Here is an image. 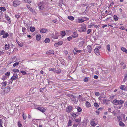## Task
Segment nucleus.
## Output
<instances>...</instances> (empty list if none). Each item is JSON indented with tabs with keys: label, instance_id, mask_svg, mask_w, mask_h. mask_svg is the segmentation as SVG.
Segmentation results:
<instances>
[{
	"label": "nucleus",
	"instance_id": "35",
	"mask_svg": "<svg viewBox=\"0 0 127 127\" xmlns=\"http://www.w3.org/2000/svg\"><path fill=\"white\" fill-rule=\"evenodd\" d=\"M7 78V77L5 75H4L3 76L2 78H1V79L3 80H5Z\"/></svg>",
	"mask_w": 127,
	"mask_h": 127
},
{
	"label": "nucleus",
	"instance_id": "41",
	"mask_svg": "<svg viewBox=\"0 0 127 127\" xmlns=\"http://www.w3.org/2000/svg\"><path fill=\"white\" fill-rule=\"evenodd\" d=\"M103 102L104 103H106V104H107V102L108 100L105 99H103Z\"/></svg>",
	"mask_w": 127,
	"mask_h": 127
},
{
	"label": "nucleus",
	"instance_id": "63",
	"mask_svg": "<svg viewBox=\"0 0 127 127\" xmlns=\"http://www.w3.org/2000/svg\"><path fill=\"white\" fill-rule=\"evenodd\" d=\"M119 29H122V30H124L125 29L124 27L123 26L120 27Z\"/></svg>",
	"mask_w": 127,
	"mask_h": 127
},
{
	"label": "nucleus",
	"instance_id": "57",
	"mask_svg": "<svg viewBox=\"0 0 127 127\" xmlns=\"http://www.w3.org/2000/svg\"><path fill=\"white\" fill-rule=\"evenodd\" d=\"M26 28L25 27H23L22 30L23 32L24 33L25 32Z\"/></svg>",
	"mask_w": 127,
	"mask_h": 127
},
{
	"label": "nucleus",
	"instance_id": "11",
	"mask_svg": "<svg viewBox=\"0 0 127 127\" xmlns=\"http://www.w3.org/2000/svg\"><path fill=\"white\" fill-rule=\"evenodd\" d=\"M51 37L55 39H57L58 38V36H56L55 35L54 33H53L51 35Z\"/></svg>",
	"mask_w": 127,
	"mask_h": 127
},
{
	"label": "nucleus",
	"instance_id": "33",
	"mask_svg": "<svg viewBox=\"0 0 127 127\" xmlns=\"http://www.w3.org/2000/svg\"><path fill=\"white\" fill-rule=\"evenodd\" d=\"M5 33V31L3 30H2L0 32V35H3Z\"/></svg>",
	"mask_w": 127,
	"mask_h": 127
},
{
	"label": "nucleus",
	"instance_id": "61",
	"mask_svg": "<svg viewBox=\"0 0 127 127\" xmlns=\"http://www.w3.org/2000/svg\"><path fill=\"white\" fill-rule=\"evenodd\" d=\"M117 119L118 121H120L121 120V117L120 116H117Z\"/></svg>",
	"mask_w": 127,
	"mask_h": 127
},
{
	"label": "nucleus",
	"instance_id": "39",
	"mask_svg": "<svg viewBox=\"0 0 127 127\" xmlns=\"http://www.w3.org/2000/svg\"><path fill=\"white\" fill-rule=\"evenodd\" d=\"M17 42L18 45L20 47H22L23 45L22 43L20 42L19 41H17Z\"/></svg>",
	"mask_w": 127,
	"mask_h": 127
},
{
	"label": "nucleus",
	"instance_id": "55",
	"mask_svg": "<svg viewBox=\"0 0 127 127\" xmlns=\"http://www.w3.org/2000/svg\"><path fill=\"white\" fill-rule=\"evenodd\" d=\"M99 93L98 92H96L95 93V95L96 96H98L99 95Z\"/></svg>",
	"mask_w": 127,
	"mask_h": 127
},
{
	"label": "nucleus",
	"instance_id": "19",
	"mask_svg": "<svg viewBox=\"0 0 127 127\" xmlns=\"http://www.w3.org/2000/svg\"><path fill=\"white\" fill-rule=\"evenodd\" d=\"M81 121V118H79L78 119H75V121L76 122L75 123H79H79Z\"/></svg>",
	"mask_w": 127,
	"mask_h": 127
},
{
	"label": "nucleus",
	"instance_id": "1",
	"mask_svg": "<svg viewBox=\"0 0 127 127\" xmlns=\"http://www.w3.org/2000/svg\"><path fill=\"white\" fill-rule=\"evenodd\" d=\"M101 48V46H97L94 49V52L97 55L99 56L100 55V52L99 50Z\"/></svg>",
	"mask_w": 127,
	"mask_h": 127
},
{
	"label": "nucleus",
	"instance_id": "56",
	"mask_svg": "<svg viewBox=\"0 0 127 127\" xmlns=\"http://www.w3.org/2000/svg\"><path fill=\"white\" fill-rule=\"evenodd\" d=\"M91 29H88L87 30V34H89L90 33V32H91Z\"/></svg>",
	"mask_w": 127,
	"mask_h": 127
},
{
	"label": "nucleus",
	"instance_id": "34",
	"mask_svg": "<svg viewBox=\"0 0 127 127\" xmlns=\"http://www.w3.org/2000/svg\"><path fill=\"white\" fill-rule=\"evenodd\" d=\"M74 50L77 52L80 53L82 52L81 50H78L77 48H74Z\"/></svg>",
	"mask_w": 127,
	"mask_h": 127
},
{
	"label": "nucleus",
	"instance_id": "44",
	"mask_svg": "<svg viewBox=\"0 0 127 127\" xmlns=\"http://www.w3.org/2000/svg\"><path fill=\"white\" fill-rule=\"evenodd\" d=\"M22 116L23 118V119L24 120H25L27 118V116L26 115H25L23 113V114Z\"/></svg>",
	"mask_w": 127,
	"mask_h": 127
},
{
	"label": "nucleus",
	"instance_id": "4",
	"mask_svg": "<svg viewBox=\"0 0 127 127\" xmlns=\"http://www.w3.org/2000/svg\"><path fill=\"white\" fill-rule=\"evenodd\" d=\"M20 2L18 0L15 1L13 2V5L15 7H17L20 4Z\"/></svg>",
	"mask_w": 127,
	"mask_h": 127
},
{
	"label": "nucleus",
	"instance_id": "6",
	"mask_svg": "<svg viewBox=\"0 0 127 127\" xmlns=\"http://www.w3.org/2000/svg\"><path fill=\"white\" fill-rule=\"evenodd\" d=\"M86 28L85 25H84L82 26L81 27V29H80V30H79V31L80 32H85L86 31Z\"/></svg>",
	"mask_w": 127,
	"mask_h": 127
},
{
	"label": "nucleus",
	"instance_id": "7",
	"mask_svg": "<svg viewBox=\"0 0 127 127\" xmlns=\"http://www.w3.org/2000/svg\"><path fill=\"white\" fill-rule=\"evenodd\" d=\"M72 109V106H69L67 107L66 109V111L68 113L70 112H71Z\"/></svg>",
	"mask_w": 127,
	"mask_h": 127
},
{
	"label": "nucleus",
	"instance_id": "49",
	"mask_svg": "<svg viewBox=\"0 0 127 127\" xmlns=\"http://www.w3.org/2000/svg\"><path fill=\"white\" fill-rule=\"evenodd\" d=\"M88 81V77H86L84 79V81L85 82H87Z\"/></svg>",
	"mask_w": 127,
	"mask_h": 127
},
{
	"label": "nucleus",
	"instance_id": "51",
	"mask_svg": "<svg viewBox=\"0 0 127 127\" xmlns=\"http://www.w3.org/2000/svg\"><path fill=\"white\" fill-rule=\"evenodd\" d=\"M57 43L58 45H61L63 44V42L62 41H59Z\"/></svg>",
	"mask_w": 127,
	"mask_h": 127
},
{
	"label": "nucleus",
	"instance_id": "22",
	"mask_svg": "<svg viewBox=\"0 0 127 127\" xmlns=\"http://www.w3.org/2000/svg\"><path fill=\"white\" fill-rule=\"evenodd\" d=\"M0 10L2 11H5L6 10V9L4 7H0Z\"/></svg>",
	"mask_w": 127,
	"mask_h": 127
},
{
	"label": "nucleus",
	"instance_id": "9",
	"mask_svg": "<svg viewBox=\"0 0 127 127\" xmlns=\"http://www.w3.org/2000/svg\"><path fill=\"white\" fill-rule=\"evenodd\" d=\"M87 51L89 53H91L92 50V48L91 46L90 45H88L87 47Z\"/></svg>",
	"mask_w": 127,
	"mask_h": 127
},
{
	"label": "nucleus",
	"instance_id": "62",
	"mask_svg": "<svg viewBox=\"0 0 127 127\" xmlns=\"http://www.w3.org/2000/svg\"><path fill=\"white\" fill-rule=\"evenodd\" d=\"M43 7L41 6V5L40 4H39V9H42Z\"/></svg>",
	"mask_w": 127,
	"mask_h": 127
},
{
	"label": "nucleus",
	"instance_id": "12",
	"mask_svg": "<svg viewBox=\"0 0 127 127\" xmlns=\"http://www.w3.org/2000/svg\"><path fill=\"white\" fill-rule=\"evenodd\" d=\"M47 31V29L45 28H42L40 29V32H41L45 33Z\"/></svg>",
	"mask_w": 127,
	"mask_h": 127
},
{
	"label": "nucleus",
	"instance_id": "45",
	"mask_svg": "<svg viewBox=\"0 0 127 127\" xmlns=\"http://www.w3.org/2000/svg\"><path fill=\"white\" fill-rule=\"evenodd\" d=\"M24 1L25 2L28 3H30L31 2V0H24Z\"/></svg>",
	"mask_w": 127,
	"mask_h": 127
},
{
	"label": "nucleus",
	"instance_id": "59",
	"mask_svg": "<svg viewBox=\"0 0 127 127\" xmlns=\"http://www.w3.org/2000/svg\"><path fill=\"white\" fill-rule=\"evenodd\" d=\"M18 127H21L22 126L21 124L19 122H18Z\"/></svg>",
	"mask_w": 127,
	"mask_h": 127
},
{
	"label": "nucleus",
	"instance_id": "20",
	"mask_svg": "<svg viewBox=\"0 0 127 127\" xmlns=\"http://www.w3.org/2000/svg\"><path fill=\"white\" fill-rule=\"evenodd\" d=\"M71 115L72 116V117L74 119L76 118V117H77L78 116V115L76 114L73 113H71Z\"/></svg>",
	"mask_w": 127,
	"mask_h": 127
},
{
	"label": "nucleus",
	"instance_id": "43",
	"mask_svg": "<svg viewBox=\"0 0 127 127\" xmlns=\"http://www.w3.org/2000/svg\"><path fill=\"white\" fill-rule=\"evenodd\" d=\"M79 124V123H75L73 124V127H77Z\"/></svg>",
	"mask_w": 127,
	"mask_h": 127
},
{
	"label": "nucleus",
	"instance_id": "5",
	"mask_svg": "<svg viewBox=\"0 0 127 127\" xmlns=\"http://www.w3.org/2000/svg\"><path fill=\"white\" fill-rule=\"evenodd\" d=\"M18 77V76L16 73L14 74L13 76L11 78V80L12 81L14 80H17Z\"/></svg>",
	"mask_w": 127,
	"mask_h": 127
},
{
	"label": "nucleus",
	"instance_id": "16",
	"mask_svg": "<svg viewBox=\"0 0 127 127\" xmlns=\"http://www.w3.org/2000/svg\"><path fill=\"white\" fill-rule=\"evenodd\" d=\"M120 89L122 90H125L126 89V87L124 85H122L120 86Z\"/></svg>",
	"mask_w": 127,
	"mask_h": 127
},
{
	"label": "nucleus",
	"instance_id": "21",
	"mask_svg": "<svg viewBox=\"0 0 127 127\" xmlns=\"http://www.w3.org/2000/svg\"><path fill=\"white\" fill-rule=\"evenodd\" d=\"M5 50H8L9 49L10 47V45L9 44H8V45L7 44H6L5 45Z\"/></svg>",
	"mask_w": 127,
	"mask_h": 127
},
{
	"label": "nucleus",
	"instance_id": "15",
	"mask_svg": "<svg viewBox=\"0 0 127 127\" xmlns=\"http://www.w3.org/2000/svg\"><path fill=\"white\" fill-rule=\"evenodd\" d=\"M84 42L83 41H80L79 43L78 46L79 47H82L84 44Z\"/></svg>",
	"mask_w": 127,
	"mask_h": 127
},
{
	"label": "nucleus",
	"instance_id": "24",
	"mask_svg": "<svg viewBox=\"0 0 127 127\" xmlns=\"http://www.w3.org/2000/svg\"><path fill=\"white\" fill-rule=\"evenodd\" d=\"M30 30L32 32H34L35 30V28L33 27H31L30 28Z\"/></svg>",
	"mask_w": 127,
	"mask_h": 127
},
{
	"label": "nucleus",
	"instance_id": "3",
	"mask_svg": "<svg viewBox=\"0 0 127 127\" xmlns=\"http://www.w3.org/2000/svg\"><path fill=\"white\" fill-rule=\"evenodd\" d=\"M36 109L43 113L45 112L46 110L45 108L42 107H38L36 108Z\"/></svg>",
	"mask_w": 127,
	"mask_h": 127
},
{
	"label": "nucleus",
	"instance_id": "40",
	"mask_svg": "<svg viewBox=\"0 0 127 127\" xmlns=\"http://www.w3.org/2000/svg\"><path fill=\"white\" fill-rule=\"evenodd\" d=\"M77 110L79 112H81L82 111L81 108L79 107H77Z\"/></svg>",
	"mask_w": 127,
	"mask_h": 127
},
{
	"label": "nucleus",
	"instance_id": "13",
	"mask_svg": "<svg viewBox=\"0 0 127 127\" xmlns=\"http://www.w3.org/2000/svg\"><path fill=\"white\" fill-rule=\"evenodd\" d=\"M5 17L6 19L8 21V23L9 24L10 23H11V21L9 17L7 15H5Z\"/></svg>",
	"mask_w": 127,
	"mask_h": 127
},
{
	"label": "nucleus",
	"instance_id": "31",
	"mask_svg": "<svg viewBox=\"0 0 127 127\" xmlns=\"http://www.w3.org/2000/svg\"><path fill=\"white\" fill-rule=\"evenodd\" d=\"M114 19V20L117 21L118 20V17L116 15H114L113 17Z\"/></svg>",
	"mask_w": 127,
	"mask_h": 127
},
{
	"label": "nucleus",
	"instance_id": "60",
	"mask_svg": "<svg viewBox=\"0 0 127 127\" xmlns=\"http://www.w3.org/2000/svg\"><path fill=\"white\" fill-rule=\"evenodd\" d=\"M5 89H7L8 90L7 91V92H9L10 91V87L9 86H8L7 88H5Z\"/></svg>",
	"mask_w": 127,
	"mask_h": 127
},
{
	"label": "nucleus",
	"instance_id": "38",
	"mask_svg": "<svg viewBox=\"0 0 127 127\" xmlns=\"http://www.w3.org/2000/svg\"><path fill=\"white\" fill-rule=\"evenodd\" d=\"M49 41H50L49 39L48 38H46L44 41L45 43H48Z\"/></svg>",
	"mask_w": 127,
	"mask_h": 127
},
{
	"label": "nucleus",
	"instance_id": "26",
	"mask_svg": "<svg viewBox=\"0 0 127 127\" xmlns=\"http://www.w3.org/2000/svg\"><path fill=\"white\" fill-rule=\"evenodd\" d=\"M68 19L72 21L74 19V17L71 16H68Z\"/></svg>",
	"mask_w": 127,
	"mask_h": 127
},
{
	"label": "nucleus",
	"instance_id": "25",
	"mask_svg": "<svg viewBox=\"0 0 127 127\" xmlns=\"http://www.w3.org/2000/svg\"><path fill=\"white\" fill-rule=\"evenodd\" d=\"M85 21V20L81 19H78L77 22L79 23H82Z\"/></svg>",
	"mask_w": 127,
	"mask_h": 127
},
{
	"label": "nucleus",
	"instance_id": "47",
	"mask_svg": "<svg viewBox=\"0 0 127 127\" xmlns=\"http://www.w3.org/2000/svg\"><path fill=\"white\" fill-rule=\"evenodd\" d=\"M94 105L95 107H98L99 106V105H98V104L97 103L95 102L94 103Z\"/></svg>",
	"mask_w": 127,
	"mask_h": 127
},
{
	"label": "nucleus",
	"instance_id": "10",
	"mask_svg": "<svg viewBox=\"0 0 127 127\" xmlns=\"http://www.w3.org/2000/svg\"><path fill=\"white\" fill-rule=\"evenodd\" d=\"M54 51L52 50H50L47 51L46 52V54H54Z\"/></svg>",
	"mask_w": 127,
	"mask_h": 127
},
{
	"label": "nucleus",
	"instance_id": "23",
	"mask_svg": "<svg viewBox=\"0 0 127 127\" xmlns=\"http://www.w3.org/2000/svg\"><path fill=\"white\" fill-rule=\"evenodd\" d=\"M86 106L88 107H89L91 106V104L89 103V102L87 101L85 103Z\"/></svg>",
	"mask_w": 127,
	"mask_h": 127
},
{
	"label": "nucleus",
	"instance_id": "17",
	"mask_svg": "<svg viewBox=\"0 0 127 127\" xmlns=\"http://www.w3.org/2000/svg\"><path fill=\"white\" fill-rule=\"evenodd\" d=\"M78 36V34L77 32H73V34L72 35V36L74 38Z\"/></svg>",
	"mask_w": 127,
	"mask_h": 127
},
{
	"label": "nucleus",
	"instance_id": "46",
	"mask_svg": "<svg viewBox=\"0 0 127 127\" xmlns=\"http://www.w3.org/2000/svg\"><path fill=\"white\" fill-rule=\"evenodd\" d=\"M19 63L18 62H16L13 65V66L15 67L16 65H18L19 64Z\"/></svg>",
	"mask_w": 127,
	"mask_h": 127
},
{
	"label": "nucleus",
	"instance_id": "64",
	"mask_svg": "<svg viewBox=\"0 0 127 127\" xmlns=\"http://www.w3.org/2000/svg\"><path fill=\"white\" fill-rule=\"evenodd\" d=\"M94 78L95 79H97L98 78V76L96 75H95L94 76Z\"/></svg>",
	"mask_w": 127,
	"mask_h": 127
},
{
	"label": "nucleus",
	"instance_id": "28",
	"mask_svg": "<svg viewBox=\"0 0 127 127\" xmlns=\"http://www.w3.org/2000/svg\"><path fill=\"white\" fill-rule=\"evenodd\" d=\"M54 72L56 73H57L59 74L61 73V70L59 69H58L57 70H56L55 69Z\"/></svg>",
	"mask_w": 127,
	"mask_h": 127
},
{
	"label": "nucleus",
	"instance_id": "54",
	"mask_svg": "<svg viewBox=\"0 0 127 127\" xmlns=\"http://www.w3.org/2000/svg\"><path fill=\"white\" fill-rule=\"evenodd\" d=\"M67 39L68 41H70L72 39V37L69 36V37H68L67 38Z\"/></svg>",
	"mask_w": 127,
	"mask_h": 127
},
{
	"label": "nucleus",
	"instance_id": "8",
	"mask_svg": "<svg viewBox=\"0 0 127 127\" xmlns=\"http://www.w3.org/2000/svg\"><path fill=\"white\" fill-rule=\"evenodd\" d=\"M98 124L97 122H95L94 120H92L90 123V124L91 126L93 127H95Z\"/></svg>",
	"mask_w": 127,
	"mask_h": 127
},
{
	"label": "nucleus",
	"instance_id": "42",
	"mask_svg": "<svg viewBox=\"0 0 127 127\" xmlns=\"http://www.w3.org/2000/svg\"><path fill=\"white\" fill-rule=\"evenodd\" d=\"M42 14L43 15H47L49 14V13L47 12H42Z\"/></svg>",
	"mask_w": 127,
	"mask_h": 127
},
{
	"label": "nucleus",
	"instance_id": "58",
	"mask_svg": "<svg viewBox=\"0 0 127 127\" xmlns=\"http://www.w3.org/2000/svg\"><path fill=\"white\" fill-rule=\"evenodd\" d=\"M15 17L17 18H18L20 17V15L19 14H17L15 15Z\"/></svg>",
	"mask_w": 127,
	"mask_h": 127
},
{
	"label": "nucleus",
	"instance_id": "14",
	"mask_svg": "<svg viewBox=\"0 0 127 127\" xmlns=\"http://www.w3.org/2000/svg\"><path fill=\"white\" fill-rule=\"evenodd\" d=\"M9 36V34L7 32H5L4 33V34L3 35L2 37L4 38H7Z\"/></svg>",
	"mask_w": 127,
	"mask_h": 127
},
{
	"label": "nucleus",
	"instance_id": "53",
	"mask_svg": "<svg viewBox=\"0 0 127 127\" xmlns=\"http://www.w3.org/2000/svg\"><path fill=\"white\" fill-rule=\"evenodd\" d=\"M10 74V72H7L5 74V75H6L7 76H9Z\"/></svg>",
	"mask_w": 127,
	"mask_h": 127
},
{
	"label": "nucleus",
	"instance_id": "50",
	"mask_svg": "<svg viewBox=\"0 0 127 127\" xmlns=\"http://www.w3.org/2000/svg\"><path fill=\"white\" fill-rule=\"evenodd\" d=\"M49 71H53L54 72V71H55V69H54V68H49Z\"/></svg>",
	"mask_w": 127,
	"mask_h": 127
},
{
	"label": "nucleus",
	"instance_id": "2",
	"mask_svg": "<svg viewBox=\"0 0 127 127\" xmlns=\"http://www.w3.org/2000/svg\"><path fill=\"white\" fill-rule=\"evenodd\" d=\"M114 104L116 105H121L124 103L123 100H119L115 99L113 101Z\"/></svg>",
	"mask_w": 127,
	"mask_h": 127
},
{
	"label": "nucleus",
	"instance_id": "30",
	"mask_svg": "<svg viewBox=\"0 0 127 127\" xmlns=\"http://www.w3.org/2000/svg\"><path fill=\"white\" fill-rule=\"evenodd\" d=\"M119 125L121 126H125V124L122 121H120L119 122Z\"/></svg>",
	"mask_w": 127,
	"mask_h": 127
},
{
	"label": "nucleus",
	"instance_id": "37",
	"mask_svg": "<svg viewBox=\"0 0 127 127\" xmlns=\"http://www.w3.org/2000/svg\"><path fill=\"white\" fill-rule=\"evenodd\" d=\"M110 47V45L109 44L107 45L106 46V48L109 51H111Z\"/></svg>",
	"mask_w": 127,
	"mask_h": 127
},
{
	"label": "nucleus",
	"instance_id": "27",
	"mask_svg": "<svg viewBox=\"0 0 127 127\" xmlns=\"http://www.w3.org/2000/svg\"><path fill=\"white\" fill-rule=\"evenodd\" d=\"M121 50H122L124 52L127 53V49L124 47H122L121 48Z\"/></svg>",
	"mask_w": 127,
	"mask_h": 127
},
{
	"label": "nucleus",
	"instance_id": "18",
	"mask_svg": "<svg viewBox=\"0 0 127 127\" xmlns=\"http://www.w3.org/2000/svg\"><path fill=\"white\" fill-rule=\"evenodd\" d=\"M36 40L37 41L39 40L41 38V35L40 34H37L36 36Z\"/></svg>",
	"mask_w": 127,
	"mask_h": 127
},
{
	"label": "nucleus",
	"instance_id": "36",
	"mask_svg": "<svg viewBox=\"0 0 127 127\" xmlns=\"http://www.w3.org/2000/svg\"><path fill=\"white\" fill-rule=\"evenodd\" d=\"M1 84L3 86L5 87L7 84V82L6 81L4 82H2Z\"/></svg>",
	"mask_w": 127,
	"mask_h": 127
},
{
	"label": "nucleus",
	"instance_id": "32",
	"mask_svg": "<svg viewBox=\"0 0 127 127\" xmlns=\"http://www.w3.org/2000/svg\"><path fill=\"white\" fill-rule=\"evenodd\" d=\"M30 11L32 12V13H34V14H36V12L33 9L31 8V9L29 10Z\"/></svg>",
	"mask_w": 127,
	"mask_h": 127
},
{
	"label": "nucleus",
	"instance_id": "48",
	"mask_svg": "<svg viewBox=\"0 0 127 127\" xmlns=\"http://www.w3.org/2000/svg\"><path fill=\"white\" fill-rule=\"evenodd\" d=\"M13 71L15 72H19V70L17 69H13Z\"/></svg>",
	"mask_w": 127,
	"mask_h": 127
},
{
	"label": "nucleus",
	"instance_id": "52",
	"mask_svg": "<svg viewBox=\"0 0 127 127\" xmlns=\"http://www.w3.org/2000/svg\"><path fill=\"white\" fill-rule=\"evenodd\" d=\"M20 72L23 75L27 74V73L24 71H20Z\"/></svg>",
	"mask_w": 127,
	"mask_h": 127
},
{
	"label": "nucleus",
	"instance_id": "29",
	"mask_svg": "<svg viewBox=\"0 0 127 127\" xmlns=\"http://www.w3.org/2000/svg\"><path fill=\"white\" fill-rule=\"evenodd\" d=\"M66 34L65 32V31H62L61 33V34L63 36H64Z\"/></svg>",
	"mask_w": 127,
	"mask_h": 127
}]
</instances>
